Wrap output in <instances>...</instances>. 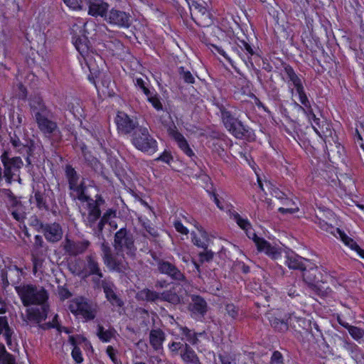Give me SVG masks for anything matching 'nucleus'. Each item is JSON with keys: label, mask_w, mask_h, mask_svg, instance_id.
<instances>
[{"label": "nucleus", "mask_w": 364, "mask_h": 364, "mask_svg": "<svg viewBox=\"0 0 364 364\" xmlns=\"http://www.w3.org/2000/svg\"><path fill=\"white\" fill-rule=\"evenodd\" d=\"M86 23H74L71 27L72 42L79 53L78 61L85 72L88 70L89 81L96 86L95 78L100 74L95 55H97L90 48V41L86 35Z\"/></svg>", "instance_id": "nucleus-1"}, {"label": "nucleus", "mask_w": 364, "mask_h": 364, "mask_svg": "<svg viewBox=\"0 0 364 364\" xmlns=\"http://www.w3.org/2000/svg\"><path fill=\"white\" fill-rule=\"evenodd\" d=\"M28 107L38 129L43 137L50 140L56 134H60L58 123L53 119L54 112L40 94L31 95L28 98Z\"/></svg>", "instance_id": "nucleus-2"}, {"label": "nucleus", "mask_w": 364, "mask_h": 364, "mask_svg": "<svg viewBox=\"0 0 364 364\" xmlns=\"http://www.w3.org/2000/svg\"><path fill=\"white\" fill-rule=\"evenodd\" d=\"M293 96L297 97L299 102V103L294 102V107L303 112L315 133L326 143V139L331 137L333 132L331 123L317 117L316 111L318 109V107L313 99L309 98L305 87L295 92Z\"/></svg>", "instance_id": "nucleus-3"}, {"label": "nucleus", "mask_w": 364, "mask_h": 364, "mask_svg": "<svg viewBox=\"0 0 364 364\" xmlns=\"http://www.w3.org/2000/svg\"><path fill=\"white\" fill-rule=\"evenodd\" d=\"M331 277V271L323 265L318 266L311 261H307V265L302 273L304 282L309 288L321 298L327 297L331 291L329 287H325L328 279Z\"/></svg>", "instance_id": "nucleus-4"}, {"label": "nucleus", "mask_w": 364, "mask_h": 364, "mask_svg": "<svg viewBox=\"0 0 364 364\" xmlns=\"http://www.w3.org/2000/svg\"><path fill=\"white\" fill-rule=\"evenodd\" d=\"M231 51L239 57L249 69L255 68V63L262 60V69L267 73L273 70V66L267 58H262L256 48L248 41L234 37L230 43Z\"/></svg>", "instance_id": "nucleus-5"}, {"label": "nucleus", "mask_w": 364, "mask_h": 364, "mask_svg": "<svg viewBox=\"0 0 364 364\" xmlns=\"http://www.w3.org/2000/svg\"><path fill=\"white\" fill-rule=\"evenodd\" d=\"M15 290L24 306L48 304L49 294L43 287L24 284L16 287Z\"/></svg>", "instance_id": "nucleus-6"}, {"label": "nucleus", "mask_w": 364, "mask_h": 364, "mask_svg": "<svg viewBox=\"0 0 364 364\" xmlns=\"http://www.w3.org/2000/svg\"><path fill=\"white\" fill-rule=\"evenodd\" d=\"M132 143L136 149L149 155L154 154L158 150L157 141L143 126H140L132 135Z\"/></svg>", "instance_id": "nucleus-7"}, {"label": "nucleus", "mask_w": 364, "mask_h": 364, "mask_svg": "<svg viewBox=\"0 0 364 364\" xmlns=\"http://www.w3.org/2000/svg\"><path fill=\"white\" fill-rule=\"evenodd\" d=\"M65 173L68 180L69 190L75 193L73 198L83 203L89 200L90 196H87L86 193L87 186L85 183V179L82 178V180L78 183L80 175L70 164L65 166ZM70 196L73 197L72 193H70Z\"/></svg>", "instance_id": "nucleus-8"}, {"label": "nucleus", "mask_w": 364, "mask_h": 364, "mask_svg": "<svg viewBox=\"0 0 364 364\" xmlns=\"http://www.w3.org/2000/svg\"><path fill=\"white\" fill-rule=\"evenodd\" d=\"M113 246L117 252H125L129 257L136 255L134 236L126 228H122L115 232Z\"/></svg>", "instance_id": "nucleus-9"}, {"label": "nucleus", "mask_w": 364, "mask_h": 364, "mask_svg": "<svg viewBox=\"0 0 364 364\" xmlns=\"http://www.w3.org/2000/svg\"><path fill=\"white\" fill-rule=\"evenodd\" d=\"M0 160L4 166V177L8 184H11L15 176L18 175L23 166V162L20 156H9V152L4 150L0 156Z\"/></svg>", "instance_id": "nucleus-10"}, {"label": "nucleus", "mask_w": 364, "mask_h": 364, "mask_svg": "<svg viewBox=\"0 0 364 364\" xmlns=\"http://www.w3.org/2000/svg\"><path fill=\"white\" fill-rule=\"evenodd\" d=\"M114 122L118 134L123 136L132 135L140 127L136 117L129 115L124 111L117 112Z\"/></svg>", "instance_id": "nucleus-11"}, {"label": "nucleus", "mask_w": 364, "mask_h": 364, "mask_svg": "<svg viewBox=\"0 0 364 364\" xmlns=\"http://www.w3.org/2000/svg\"><path fill=\"white\" fill-rule=\"evenodd\" d=\"M200 0H191L188 3V9L192 20L197 26L206 28L213 23L212 14L208 9L200 3Z\"/></svg>", "instance_id": "nucleus-12"}, {"label": "nucleus", "mask_w": 364, "mask_h": 364, "mask_svg": "<svg viewBox=\"0 0 364 364\" xmlns=\"http://www.w3.org/2000/svg\"><path fill=\"white\" fill-rule=\"evenodd\" d=\"M167 133L168 136L176 143L178 149L188 157H189L191 160H194V159H197V156L191 149L189 143L185 136L181 134L175 124L172 122L167 127Z\"/></svg>", "instance_id": "nucleus-13"}, {"label": "nucleus", "mask_w": 364, "mask_h": 364, "mask_svg": "<svg viewBox=\"0 0 364 364\" xmlns=\"http://www.w3.org/2000/svg\"><path fill=\"white\" fill-rule=\"evenodd\" d=\"M68 309L73 315L81 316L86 321L93 320L95 317L91 305L83 297L73 299L68 306Z\"/></svg>", "instance_id": "nucleus-14"}, {"label": "nucleus", "mask_w": 364, "mask_h": 364, "mask_svg": "<svg viewBox=\"0 0 364 364\" xmlns=\"http://www.w3.org/2000/svg\"><path fill=\"white\" fill-rule=\"evenodd\" d=\"M152 258L156 263L158 271L161 274H165L175 281H186V276L175 264L160 259L156 255H152Z\"/></svg>", "instance_id": "nucleus-15"}, {"label": "nucleus", "mask_w": 364, "mask_h": 364, "mask_svg": "<svg viewBox=\"0 0 364 364\" xmlns=\"http://www.w3.org/2000/svg\"><path fill=\"white\" fill-rule=\"evenodd\" d=\"M282 64L286 75L283 80L287 82L291 95H294L295 92L304 88V80L301 75L296 73L291 65L285 62H282Z\"/></svg>", "instance_id": "nucleus-16"}, {"label": "nucleus", "mask_w": 364, "mask_h": 364, "mask_svg": "<svg viewBox=\"0 0 364 364\" xmlns=\"http://www.w3.org/2000/svg\"><path fill=\"white\" fill-rule=\"evenodd\" d=\"M301 318L296 316L294 312L281 314L272 315L269 318L271 326L277 332L284 333L288 331L289 326L293 321H299Z\"/></svg>", "instance_id": "nucleus-17"}, {"label": "nucleus", "mask_w": 364, "mask_h": 364, "mask_svg": "<svg viewBox=\"0 0 364 364\" xmlns=\"http://www.w3.org/2000/svg\"><path fill=\"white\" fill-rule=\"evenodd\" d=\"M105 18L110 25L119 28H128L132 24L129 13L114 8L107 12Z\"/></svg>", "instance_id": "nucleus-18"}, {"label": "nucleus", "mask_w": 364, "mask_h": 364, "mask_svg": "<svg viewBox=\"0 0 364 364\" xmlns=\"http://www.w3.org/2000/svg\"><path fill=\"white\" fill-rule=\"evenodd\" d=\"M85 202L87 203V208L88 211L87 221L90 226H92L100 218L102 214L100 207L105 203V201L100 194H97L95 200L90 197V199L85 200Z\"/></svg>", "instance_id": "nucleus-19"}, {"label": "nucleus", "mask_w": 364, "mask_h": 364, "mask_svg": "<svg viewBox=\"0 0 364 364\" xmlns=\"http://www.w3.org/2000/svg\"><path fill=\"white\" fill-rule=\"evenodd\" d=\"M9 137L10 142L17 153L21 154L26 153V161L27 162L28 165H30L31 164V157L33 156L35 150L33 140L30 139V141L25 144L21 142L16 132H14L13 134H9Z\"/></svg>", "instance_id": "nucleus-20"}, {"label": "nucleus", "mask_w": 364, "mask_h": 364, "mask_svg": "<svg viewBox=\"0 0 364 364\" xmlns=\"http://www.w3.org/2000/svg\"><path fill=\"white\" fill-rule=\"evenodd\" d=\"M301 12L304 16V26L301 34V41L307 49L312 50L314 47L313 38L314 20L313 16L308 14V11Z\"/></svg>", "instance_id": "nucleus-21"}, {"label": "nucleus", "mask_w": 364, "mask_h": 364, "mask_svg": "<svg viewBox=\"0 0 364 364\" xmlns=\"http://www.w3.org/2000/svg\"><path fill=\"white\" fill-rule=\"evenodd\" d=\"M191 303L188 309L191 316L195 319H202L208 311V304L203 297L200 295L193 294L191 296Z\"/></svg>", "instance_id": "nucleus-22"}, {"label": "nucleus", "mask_w": 364, "mask_h": 364, "mask_svg": "<svg viewBox=\"0 0 364 364\" xmlns=\"http://www.w3.org/2000/svg\"><path fill=\"white\" fill-rule=\"evenodd\" d=\"M90 245V242L87 240L74 241L69 238H65L63 244V250L68 255L75 257L83 254Z\"/></svg>", "instance_id": "nucleus-23"}, {"label": "nucleus", "mask_w": 364, "mask_h": 364, "mask_svg": "<svg viewBox=\"0 0 364 364\" xmlns=\"http://www.w3.org/2000/svg\"><path fill=\"white\" fill-rule=\"evenodd\" d=\"M101 286L107 300L114 307L122 308L124 305V301L115 292L116 287L112 282L102 280Z\"/></svg>", "instance_id": "nucleus-24"}, {"label": "nucleus", "mask_w": 364, "mask_h": 364, "mask_svg": "<svg viewBox=\"0 0 364 364\" xmlns=\"http://www.w3.org/2000/svg\"><path fill=\"white\" fill-rule=\"evenodd\" d=\"M6 191L9 192L10 207L9 208V211L14 220L21 224L23 223L26 218L25 207L10 190L8 189Z\"/></svg>", "instance_id": "nucleus-25"}, {"label": "nucleus", "mask_w": 364, "mask_h": 364, "mask_svg": "<svg viewBox=\"0 0 364 364\" xmlns=\"http://www.w3.org/2000/svg\"><path fill=\"white\" fill-rule=\"evenodd\" d=\"M221 114V119L224 127L228 128L230 125L236 122L241 117L240 110L235 106H228L226 107L223 105L218 106Z\"/></svg>", "instance_id": "nucleus-26"}, {"label": "nucleus", "mask_w": 364, "mask_h": 364, "mask_svg": "<svg viewBox=\"0 0 364 364\" xmlns=\"http://www.w3.org/2000/svg\"><path fill=\"white\" fill-rule=\"evenodd\" d=\"M42 233L48 242L55 243L63 238V230L58 223H46Z\"/></svg>", "instance_id": "nucleus-27"}, {"label": "nucleus", "mask_w": 364, "mask_h": 364, "mask_svg": "<svg viewBox=\"0 0 364 364\" xmlns=\"http://www.w3.org/2000/svg\"><path fill=\"white\" fill-rule=\"evenodd\" d=\"M40 306L41 308L31 307L26 309V318L28 321L39 324L41 322L46 321L49 311V305L48 304H42Z\"/></svg>", "instance_id": "nucleus-28"}, {"label": "nucleus", "mask_w": 364, "mask_h": 364, "mask_svg": "<svg viewBox=\"0 0 364 364\" xmlns=\"http://www.w3.org/2000/svg\"><path fill=\"white\" fill-rule=\"evenodd\" d=\"M259 252H262L272 259L276 260L282 257V250L280 247L272 245L264 237L256 246Z\"/></svg>", "instance_id": "nucleus-29"}, {"label": "nucleus", "mask_w": 364, "mask_h": 364, "mask_svg": "<svg viewBox=\"0 0 364 364\" xmlns=\"http://www.w3.org/2000/svg\"><path fill=\"white\" fill-rule=\"evenodd\" d=\"M226 129L238 139H248L252 134V130L245 125L240 119L230 125Z\"/></svg>", "instance_id": "nucleus-30"}, {"label": "nucleus", "mask_w": 364, "mask_h": 364, "mask_svg": "<svg viewBox=\"0 0 364 364\" xmlns=\"http://www.w3.org/2000/svg\"><path fill=\"white\" fill-rule=\"evenodd\" d=\"M86 265H85V272L84 276L88 277L91 275L97 276L98 277L97 279H93V282L95 283L99 282L100 279L104 277V274L100 267L99 263L95 259V257L92 255L86 256Z\"/></svg>", "instance_id": "nucleus-31"}, {"label": "nucleus", "mask_w": 364, "mask_h": 364, "mask_svg": "<svg viewBox=\"0 0 364 364\" xmlns=\"http://www.w3.org/2000/svg\"><path fill=\"white\" fill-rule=\"evenodd\" d=\"M198 233L193 232L191 233V242L198 248L206 250L208 248L210 239L208 233L201 226L196 227Z\"/></svg>", "instance_id": "nucleus-32"}, {"label": "nucleus", "mask_w": 364, "mask_h": 364, "mask_svg": "<svg viewBox=\"0 0 364 364\" xmlns=\"http://www.w3.org/2000/svg\"><path fill=\"white\" fill-rule=\"evenodd\" d=\"M341 242L344 246L353 252L360 259L364 260V247L346 232H341Z\"/></svg>", "instance_id": "nucleus-33"}, {"label": "nucleus", "mask_w": 364, "mask_h": 364, "mask_svg": "<svg viewBox=\"0 0 364 364\" xmlns=\"http://www.w3.org/2000/svg\"><path fill=\"white\" fill-rule=\"evenodd\" d=\"M307 261L311 260L298 255L291 254L286 257L285 264L291 269L300 270L303 272L306 267Z\"/></svg>", "instance_id": "nucleus-34"}, {"label": "nucleus", "mask_w": 364, "mask_h": 364, "mask_svg": "<svg viewBox=\"0 0 364 364\" xmlns=\"http://www.w3.org/2000/svg\"><path fill=\"white\" fill-rule=\"evenodd\" d=\"M343 348L347 350L356 364H364V362H363V352L358 345L350 341L344 340Z\"/></svg>", "instance_id": "nucleus-35"}, {"label": "nucleus", "mask_w": 364, "mask_h": 364, "mask_svg": "<svg viewBox=\"0 0 364 364\" xmlns=\"http://www.w3.org/2000/svg\"><path fill=\"white\" fill-rule=\"evenodd\" d=\"M338 323L344 328L347 329L350 336L359 343L364 338V330L360 327L349 324L340 317L337 318Z\"/></svg>", "instance_id": "nucleus-36"}, {"label": "nucleus", "mask_w": 364, "mask_h": 364, "mask_svg": "<svg viewBox=\"0 0 364 364\" xmlns=\"http://www.w3.org/2000/svg\"><path fill=\"white\" fill-rule=\"evenodd\" d=\"M314 223L321 230L332 235L339 240H341V232H345L341 228H335L332 224L317 216L315 218Z\"/></svg>", "instance_id": "nucleus-37"}, {"label": "nucleus", "mask_w": 364, "mask_h": 364, "mask_svg": "<svg viewBox=\"0 0 364 364\" xmlns=\"http://www.w3.org/2000/svg\"><path fill=\"white\" fill-rule=\"evenodd\" d=\"M109 9V4L104 0H98L92 3L88 7V14L92 16L105 17L106 16Z\"/></svg>", "instance_id": "nucleus-38"}, {"label": "nucleus", "mask_w": 364, "mask_h": 364, "mask_svg": "<svg viewBox=\"0 0 364 364\" xmlns=\"http://www.w3.org/2000/svg\"><path fill=\"white\" fill-rule=\"evenodd\" d=\"M14 330L10 327L8 318L6 316H0V336L3 335L8 346L12 345Z\"/></svg>", "instance_id": "nucleus-39"}, {"label": "nucleus", "mask_w": 364, "mask_h": 364, "mask_svg": "<svg viewBox=\"0 0 364 364\" xmlns=\"http://www.w3.org/2000/svg\"><path fill=\"white\" fill-rule=\"evenodd\" d=\"M160 293L151 290L148 288H144L139 290L136 294V299L138 301H142L146 302H156L159 300Z\"/></svg>", "instance_id": "nucleus-40"}, {"label": "nucleus", "mask_w": 364, "mask_h": 364, "mask_svg": "<svg viewBox=\"0 0 364 364\" xmlns=\"http://www.w3.org/2000/svg\"><path fill=\"white\" fill-rule=\"evenodd\" d=\"M165 333L161 328L152 329L149 333V343L155 350L162 348Z\"/></svg>", "instance_id": "nucleus-41"}, {"label": "nucleus", "mask_w": 364, "mask_h": 364, "mask_svg": "<svg viewBox=\"0 0 364 364\" xmlns=\"http://www.w3.org/2000/svg\"><path fill=\"white\" fill-rule=\"evenodd\" d=\"M180 355L183 361L186 363L198 364L200 363L197 354L187 343H185L184 348L180 353Z\"/></svg>", "instance_id": "nucleus-42"}, {"label": "nucleus", "mask_w": 364, "mask_h": 364, "mask_svg": "<svg viewBox=\"0 0 364 364\" xmlns=\"http://www.w3.org/2000/svg\"><path fill=\"white\" fill-rule=\"evenodd\" d=\"M179 331L182 336L186 338V341L193 346H196L198 343V336L205 333V332L196 333L193 330L188 328L187 326H181Z\"/></svg>", "instance_id": "nucleus-43"}, {"label": "nucleus", "mask_w": 364, "mask_h": 364, "mask_svg": "<svg viewBox=\"0 0 364 364\" xmlns=\"http://www.w3.org/2000/svg\"><path fill=\"white\" fill-rule=\"evenodd\" d=\"M205 178H207V181H209V183H206V186L205 188V191L207 192L210 198L213 200L217 208L221 210H223L224 207L218 198V195L214 184L211 181V179L209 176H206Z\"/></svg>", "instance_id": "nucleus-44"}, {"label": "nucleus", "mask_w": 364, "mask_h": 364, "mask_svg": "<svg viewBox=\"0 0 364 364\" xmlns=\"http://www.w3.org/2000/svg\"><path fill=\"white\" fill-rule=\"evenodd\" d=\"M283 205L286 207H280L278 208V212L282 214H294L297 213L299 210V208L296 204V203L289 197H287L286 199L282 200L281 203Z\"/></svg>", "instance_id": "nucleus-45"}, {"label": "nucleus", "mask_w": 364, "mask_h": 364, "mask_svg": "<svg viewBox=\"0 0 364 364\" xmlns=\"http://www.w3.org/2000/svg\"><path fill=\"white\" fill-rule=\"evenodd\" d=\"M167 1L175 7L178 15L183 20V21H185L187 19L188 13L186 11L184 6H187L188 7V3H190L191 0H167Z\"/></svg>", "instance_id": "nucleus-46"}, {"label": "nucleus", "mask_w": 364, "mask_h": 364, "mask_svg": "<svg viewBox=\"0 0 364 364\" xmlns=\"http://www.w3.org/2000/svg\"><path fill=\"white\" fill-rule=\"evenodd\" d=\"M103 262L112 271L120 272L122 271V262L121 259H117L112 254L107 255V257L104 258Z\"/></svg>", "instance_id": "nucleus-47"}, {"label": "nucleus", "mask_w": 364, "mask_h": 364, "mask_svg": "<svg viewBox=\"0 0 364 364\" xmlns=\"http://www.w3.org/2000/svg\"><path fill=\"white\" fill-rule=\"evenodd\" d=\"M228 213L230 218H232L235 221L237 225L244 231L247 230V229L250 228V227L252 225L251 223L247 218H242L240 215L235 210H229Z\"/></svg>", "instance_id": "nucleus-48"}, {"label": "nucleus", "mask_w": 364, "mask_h": 364, "mask_svg": "<svg viewBox=\"0 0 364 364\" xmlns=\"http://www.w3.org/2000/svg\"><path fill=\"white\" fill-rule=\"evenodd\" d=\"M116 331L114 328L105 329L102 326H97V335L103 343H109L114 336Z\"/></svg>", "instance_id": "nucleus-49"}, {"label": "nucleus", "mask_w": 364, "mask_h": 364, "mask_svg": "<svg viewBox=\"0 0 364 364\" xmlns=\"http://www.w3.org/2000/svg\"><path fill=\"white\" fill-rule=\"evenodd\" d=\"M206 44L213 53H218L219 55H222L228 61V63H229L230 65L236 70V66L235 65L234 61L230 55L222 47L213 43H206Z\"/></svg>", "instance_id": "nucleus-50"}, {"label": "nucleus", "mask_w": 364, "mask_h": 364, "mask_svg": "<svg viewBox=\"0 0 364 364\" xmlns=\"http://www.w3.org/2000/svg\"><path fill=\"white\" fill-rule=\"evenodd\" d=\"M4 269L7 270L9 273L16 272V278H11V282L13 284H18L23 277L24 272L23 269L18 267L16 264H10L6 265Z\"/></svg>", "instance_id": "nucleus-51"}, {"label": "nucleus", "mask_w": 364, "mask_h": 364, "mask_svg": "<svg viewBox=\"0 0 364 364\" xmlns=\"http://www.w3.org/2000/svg\"><path fill=\"white\" fill-rule=\"evenodd\" d=\"M178 73L181 80L183 81L184 83L188 85L194 84L196 82L195 77L191 73V72L187 70L183 66H180L178 68Z\"/></svg>", "instance_id": "nucleus-52"}, {"label": "nucleus", "mask_w": 364, "mask_h": 364, "mask_svg": "<svg viewBox=\"0 0 364 364\" xmlns=\"http://www.w3.org/2000/svg\"><path fill=\"white\" fill-rule=\"evenodd\" d=\"M0 364H16L14 356L6 351L3 344H0Z\"/></svg>", "instance_id": "nucleus-53"}, {"label": "nucleus", "mask_w": 364, "mask_h": 364, "mask_svg": "<svg viewBox=\"0 0 364 364\" xmlns=\"http://www.w3.org/2000/svg\"><path fill=\"white\" fill-rule=\"evenodd\" d=\"M146 101L158 112L164 110V106L161 102V97L156 91H154V95L146 98Z\"/></svg>", "instance_id": "nucleus-54"}, {"label": "nucleus", "mask_w": 364, "mask_h": 364, "mask_svg": "<svg viewBox=\"0 0 364 364\" xmlns=\"http://www.w3.org/2000/svg\"><path fill=\"white\" fill-rule=\"evenodd\" d=\"M104 46L106 48H108L110 50V54L112 55L117 54L114 48L115 49L119 50L123 47V44L121 43V41L117 39H114V41H106Z\"/></svg>", "instance_id": "nucleus-55"}, {"label": "nucleus", "mask_w": 364, "mask_h": 364, "mask_svg": "<svg viewBox=\"0 0 364 364\" xmlns=\"http://www.w3.org/2000/svg\"><path fill=\"white\" fill-rule=\"evenodd\" d=\"M36 206L40 210H48V206L43 194L40 191H36L34 194Z\"/></svg>", "instance_id": "nucleus-56"}, {"label": "nucleus", "mask_w": 364, "mask_h": 364, "mask_svg": "<svg viewBox=\"0 0 364 364\" xmlns=\"http://www.w3.org/2000/svg\"><path fill=\"white\" fill-rule=\"evenodd\" d=\"M178 300V296L176 293H173L171 291H164L160 293V298L159 301L175 302Z\"/></svg>", "instance_id": "nucleus-57"}, {"label": "nucleus", "mask_w": 364, "mask_h": 364, "mask_svg": "<svg viewBox=\"0 0 364 364\" xmlns=\"http://www.w3.org/2000/svg\"><path fill=\"white\" fill-rule=\"evenodd\" d=\"M43 223L37 216L34 215L30 218L29 225L33 227L37 232H42L45 227Z\"/></svg>", "instance_id": "nucleus-58"}, {"label": "nucleus", "mask_w": 364, "mask_h": 364, "mask_svg": "<svg viewBox=\"0 0 364 364\" xmlns=\"http://www.w3.org/2000/svg\"><path fill=\"white\" fill-rule=\"evenodd\" d=\"M133 81L136 90L141 91V92H143L151 85L149 81H145L141 77H136L133 80Z\"/></svg>", "instance_id": "nucleus-59"}, {"label": "nucleus", "mask_w": 364, "mask_h": 364, "mask_svg": "<svg viewBox=\"0 0 364 364\" xmlns=\"http://www.w3.org/2000/svg\"><path fill=\"white\" fill-rule=\"evenodd\" d=\"M155 161H162L169 165L173 161V157L170 151L165 149L157 158L155 159Z\"/></svg>", "instance_id": "nucleus-60"}, {"label": "nucleus", "mask_w": 364, "mask_h": 364, "mask_svg": "<svg viewBox=\"0 0 364 364\" xmlns=\"http://www.w3.org/2000/svg\"><path fill=\"white\" fill-rule=\"evenodd\" d=\"M203 250V252H199L198 254L199 261L201 263H204L205 262H208L211 261L214 257L213 252L210 250H208V248Z\"/></svg>", "instance_id": "nucleus-61"}, {"label": "nucleus", "mask_w": 364, "mask_h": 364, "mask_svg": "<svg viewBox=\"0 0 364 364\" xmlns=\"http://www.w3.org/2000/svg\"><path fill=\"white\" fill-rule=\"evenodd\" d=\"M225 311L232 319H236L239 315V307L232 303L225 305Z\"/></svg>", "instance_id": "nucleus-62"}, {"label": "nucleus", "mask_w": 364, "mask_h": 364, "mask_svg": "<svg viewBox=\"0 0 364 364\" xmlns=\"http://www.w3.org/2000/svg\"><path fill=\"white\" fill-rule=\"evenodd\" d=\"M185 343L173 341L168 344V349L173 355H178L184 348Z\"/></svg>", "instance_id": "nucleus-63"}, {"label": "nucleus", "mask_w": 364, "mask_h": 364, "mask_svg": "<svg viewBox=\"0 0 364 364\" xmlns=\"http://www.w3.org/2000/svg\"><path fill=\"white\" fill-rule=\"evenodd\" d=\"M106 353L113 364H122L121 360L117 357V351L112 346H108L107 347Z\"/></svg>", "instance_id": "nucleus-64"}]
</instances>
